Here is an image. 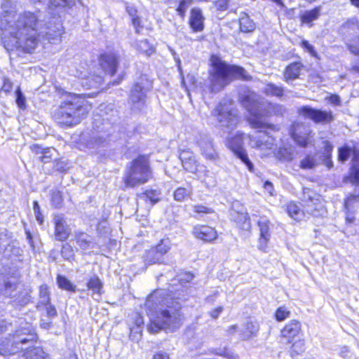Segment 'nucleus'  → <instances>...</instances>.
Returning a JSON list of instances; mask_svg holds the SVG:
<instances>
[{"label":"nucleus","instance_id":"obj_1","mask_svg":"<svg viewBox=\"0 0 359 359\" xmlns=\"http://www.w3.org/2000/svg\"><path fill=\"white\" fill-rule=\"evenodd\" d=\"M39 17L36 13L25 11L13 15L5 11L0 20V29L4 31L2 41L8 53H31L38 45Z\"/></svg>","mask_w":359,"mask_h":359},{"label":"nucleus","instance_id":"obj_2","mask_svg":"<svg viewBox=\"0 0 359 359\" xmlns=\"http://www.w3.org/2000/svg\"><path fill=\"white\" fill-rule=\"evenodd\" d=\"M163 290L154 291L144 304L150 320L148 330L151 333L161 330L175 332L182 324L181 303L171 297H163Z\"/></svg>","mask_w":359,"mask_h":359},{"label":"nucleus","instance_id":"obj_3","mask_svg":"<svg viewBox=\"0 0 359 359\" xmlns=\"http://www.w3.org/2000/svg\"><path fill=\"white\" fill-rule=\"evenodd\" d=\"M240 99L241 104L250 115L249 123L253 128H273V126L269 124L264 118L282 114L285 111V108L282 105L270 103L250 91L241 95Z\"/></svg>","mask_w":359,"mask_h":359},{"label":"nucleus","instance_id":"obj_4","mask_svg":"<svg viewBox=\"0 0 359 359\" xmlns=\"http://www.w3.org/2000/svg\"><path fill=\"white\" fill-rule=\"evenodd\" d=\"M36 339L32 327L25 323V327H21L10 339L0 344V354L12 355L19 350H25L22 355L24 359H44L42 349L33 346Z\"/></svg>","mask_w":359,"mask_h":359},{"label":"nucleus","instance_id":"obj_5","mask_svg":"<svg viewBox=\"0 0 359 359\" xmlns=\"http://www.w3.org/2000/svg\"><path fill=\"white\" fill-rule=\"evenodd\" d=\"M90 109L91 104L81 95L69 93L62 97L54 118L60 125L73 126L85 118Z\"/></svg>","mask_w":359,"mask_h":359},{"label":"nucleus","instance_id":"obj_6","mask_svg":"<svg viewBox=\"0 0 359 359\" xmlns=\"http://www.w3.org/2000/svg\"><path fill=\"white\" fill-rule=\"evenodd\" d=\"M210 62L208 79L209 88L212 93L219 92L234 79H247L243 67L229 65L216 55L211 56Z\"/></svg>","mask_w":359,"mask_h":359},{"label":"nucleus","instance_id":"obj_7","mask_svg":"<svg viewBox=\"0 0 359 359\" xmlns=\"http://www.w3.org/2000/svg\"><path fill=\"white\" fill-rule=\"evenodd\" d=\"M152 177L149 156H139L134 159L126 173L124 182L127 187H134L147 182Z\"/></svg>","mask_w":359,"mask_h":359},{"label":"nucleus","instance_id":"obj_8","mask_svg":"<svg viewBox=\"0 0 359 359\" xmlns=\"http://www.w3.org/2000/svg\"><path fill=\"white\" fill-rule=\"evenodd\" d=\"M151 88L152 81L147 75H141L137 79L130 90L128 100L132 110L139 111L146 106L147 93Z\"/></svg>","mask_w":359,"mask_h":359},{"label":"nucleus","instance_id":"obj_9","mask_svg":"<svg viewBox=\"0 0 359 359\" xmlns=\"http://www.w3.org/2000/svg\"><path fill=\"white\" fill-rule=\"evenodd\" d=\"M222 128L233 130L238 122L236 109L229 99H224L212 111Z\"/></svg>","mask_w":359,"mask_h":359},{"label":"nucleus","instance_id":"obj_10","mask_svg":"<svg viewBox=\"0 0 359 359\" xmlns=\"http://www.w3.org/2000/svg\"><path fill=\"white\" fill-rule=\"evenodd\" d=\"M305 215L313 217H322L325 213L324 203L321 196L314 191L305 188L302 198Z\"/></svg>","mask_w":359,"mask_h":359},{"label":"nucleus","instance_id":"obj_11","mask_svg":"<svg viewBox=\"0 0 359 359\" xmlns=\"http://www.w3.org/2000/svg\"><path fill=\"white\" fill-rule=\"evenodd\" d=\"M226 146L246 165L250 172L254 171L253 164L243 147V133L238 131L229 136L226 140Z\"/></svg>","mask_w":359,"mask_h":359},{"label":"nucleus","instance_id":"obj_12","mask_svg":"<svg viewBox=\"0 0 359 359\" xmlns=\"http://www.w3.org/2000/svg\"><path fill=\"white\" fill-rule=\"evenodd\" d=\"M197 145L200 149L201 155L206 159L212 162H216L219 160V156L217 151L212 138L205 134L200 135L198 140Z\"/></svg>","mask_w":359,"mask_h":359},{"label":"nucleus","instance_id":"obj_13","mask_svg":"<svg viewBox=\"0 0 359 359\" xmlns=\"http://www.w3.org/2000/svg\"><path fill=\"white\" fill-rule=\"evenodd\" d=\"M353 154L351 177L352 182L359 186V156L353 149L347 146L341 147L339 149V160L344 162Z\"/></svg>","mask_w":359,"mask_h":359},{"label":"nucleus","instance_id":"obj_14","mask_svg":"<svg viewBox=\"0 0 359 359\" xmlns=\"http://www.w3.org/2000/svg\"><path fill=\"white\" fill-rule=\"evenodd\" d=\"M311 132L309 126L302 123L292 126L291 135L293 140L301 147H305L312 142Z\"/></svg>","mask_w":359,"mask_h":359},{"label":"nucleus","instance_id":"obj_15","mask_svg":"<svg viewBox=\"0 0 359 359\" xmlns=\"http://www.w3.org/2000/svg\"><path fill=\"white\" fill-rule=\"evenodd\" d=\"M107 142V135L98 130L83 133L80 137V142L89 149H97L104 146Z\"/></svg>","mask_w":359,"mask_h":359},{"label":"nucleus","instance_id":"obj_16","mask_svg":"<svg viewBox=\"0 0 359 359\" xmlns=\"http://www.w3.org/2000/svg\"><path fill=\"white\" fill-rule=\"evenodd\" d=\"M300 115L316 123L330 122L333 119L331 111L316 109L309 106H303L298 109Z\"/></svg>","mask_w":359,"mask_h":359},{"label":"nucleus","instance_id":"obj_17","mask_svg":"<svg viewBox=\"0 0 359 359\" xmlns=\"http://www.w3.org/2000/svg\"><path fill=\"white\" fill-rule=\"evenodd\" d=\"M250 145L259 149H271L274 145V139L267 133L259 130L254 135H249Z\"/></svg>","mask_w":359,"mask_h":359},{"label":"nucleus","instance_id":"obj_18","mask_svg":"<svg viewBox=\"0 0 359 359\" xmlns=\"http://www.w3.org/2000/svg\"><path fill=\"white\" fill-rule=\"evenodd\" d=\"M301 331V323L298 320H292L281 330V337L285 339L287 342L292 343L296 339L299 338Z\"/></svg>","mask_w":359,"mask_h":359},{"label":"nucleus","instance_id":"obj_19","mask_svg":"<svg viewBox=\"0 0 359 359\" xmlns=\"http://www.w3.org/2000/svg\"><path fill=\"white\" fill-rule=\"evenodd\" d=\"M270 221L266 217H260L257 221L259 229V249L265 251L267 243L271 238Z\"/></svg>","mask_w":359,"mask_h":359},{"label":"nucleus","instance_id":"obj_20","mask_svg":"<svg viewBox=\"0 0 359 359\" xmlns=\"http://www.w3.org/2000/svg\"><path fill=\"white\" fill-rule=\"evenodd\" d=\"M53 222L55 239L60 241H66L70 234V229L64 217L60 215H55Z\"/></svg>","mask_w":359,"mask_h":359},{"label":"nucleus","instance_id":"obj_21","mask_svg":"<svg viewBox=\"0 0 359 359\" xmlns=\"http://www.w3.org/2000/svg\"><path fill=\"white\" fill-rule=\"evenodd\" d=\"M194 236L206 242H211L217 238L215 229L207 225H196L193 229Z\"/></svg>","mask_w":359,"mask_h":359},{"label":"nucleus","instance_id":"obj_22","mask_svg":"<svg viewBox=\"0 0 359 359\" xmlns=\"http://www.w3.org/2000/svg\"><path fill=\"white\" fill-rule=\"evenodd\" d=\"M100 65L105 73L114 75L117 68V57L114 53H104L100 55Z\"/></svg>","mask_w":359,"mask_h":359},{"label":"nucleus","instance_id":"obj_23","mask_svg":"<svg viewBox=\"0 0 359 359\" xmlns=\"http://www.w3.org/2000/svg\"><path fill=\"white\" fill-rule=\"evenodd\" d=\"M205 18L202 11L198 8H194L191 10L189 24L194 32H199L204 29Z\"/></svg>","mask_w":359,"mask_h":359},{"label":"nucleus","instance_id":"obj_24","mask_svg":"<svg viewBox=\"0 0 359 359\" xmlns=\"http://www.w3.org/2000/svg\"><path fill=\"white\" fill-rule=\"evenodd\" d=\"M78 76L81 79V85L86 89L98 88L103 82V76L102 74H89V75L87 76L81 73Z\"/></svg>","mask_w":359,"mask_h":359},{"label":"nucleus","instance_id":"obj_25","mask_svg":"<svg viewBox=\"0 0 359 359\" xmlns=\"http://www.w3.org/2000/svg\"><path fill=\"white\" fill-rule=\"evenodd\" d=\"M302 68L303 65L301 62H295L290 64L284 71L283 80L289 83L298 79Z\"/></svg>","mask_w":359,"mask_h":359},{"label":"nucleus","instance_id":"obj_26","mask_svg":"<svg viewBox=\"0 0 359 359\" xmlns=\"http://www.w3.org/2000/svg\"><path fill=\"white\" fill-rule=\"evenodd\" d=\"M74 238L77 245L83 250H92L95 246L93 238L84 232H76Z\"/></svg>","mask_w":359,"mask_h":359},{"label":"nucleus","instance_id":"obj_27","mask_svg":"<svg viewBox=\"0 0 359 359\" xmlns=\"http://www.w3.org/2000/svg\"><path fill=\"white\" fill-rule=\"evenodd\" d=\"M55 29L48 28V31L46 33V39L48 43L57 44L61 41L62 34L63 33L62 26L58 18L55 19Z\"/></svg>","mask_w":359,"mask_h":359},{"label":"nucleus","instance_id":"obj_28","mask_svg":"<svg viewBox=\"0 0 359 359\" xmlns=\"http://www.w3.org/2000/svg\"><path fill=\"white\" fill-rule=\"evenodd\" d=\"M341 31L348 36H359V20L356 18L348 19L341 25Z\"/></svg>","mask_w":359,"mask_h":359},{"label":"nucleus","instance_id":"obj_29","mask_svg":"<svg viewBox=\"0 0 359 359\" xmlns=\"http://www.w3.org/2000/svg\"><path fill=\"white\" fill-rule=\"evenodd\" d=\"M321 11V6H317L311 10L304 11L299 17L301 22L304 24L308 25L309 27H311L313 25V22L318 20L320 17Z\"/></svg>","mask_w":359,"mask_h":359},{"label":"nucleus","instance_id":"obj_30","mask_svg":"<svg viewBox=\"0 0 359 359\" xmlns=\"http://www.w3.org/2000/svg\"><path fill=\"white\" fill-rule=\"evenodd\" d=\"M143 258L145 264L147 265L161 264L164 260V258L161 256L158 250L154 247L146 250Z\"/></svg>","mask_w":359,"mask_h":359},{"label":"nucleus","instance_id":"obj_31","mask_svg":"<svg viewBox=\"0 0 359 359\" xmlns=\"http://www.w3.org/2000/svg\"><path fill=\"white\" fill-rule=\"evenodd\" d=\"M239 25L241 31L244 33L252 32L256 28V25L254 21L245 13L241 14Z\"/></svg>","mask_w":359,"mask_h":359},{"label":"nucleus","instance_id":"obj_32","mask_svg":"<svg viewBox=\"0 0 359 359\" xmlns=\"http://www.w3.org/2000/svg\"><path fill=\"white\" fill-rule=\"evenodd\" d=\"M133 46L140 53L147 56L151 55L155 50L152 44L147 39L137 40L133 43Z\"/></svg>","mask_w":359,"mask_h":359},{"label":"nucleus","instance_id":"obj_33","mask_svg":"<svg viewBox=\"0 0 359 359\" xmlns=\"http://www.w3.org/2000/svg\"><path fill=\"white\" fill-rule=\"evenodd\" d=\"M72 3L70 0H50L48 4V9L52 15H56L65 7H70Z\"/></svg>","mask_w":359,"mask_h":359},{"label":"nucleus","instance_id":"obj_34","mask_svg":"<svg viewBox=\"0 0 359 359\" xmlns=\"http://www.w3.org/2000/svg\"><path fill=\"white\" fill-rule=\"evenodd\" d=\"M287 212L290 217L297 221H300L306 216L304 209L301 210L299 205L290 202L287 206Z\"/></svg>","mask_w":359,"mask_h":359},{"label":"nucleus","instance_id":"obj_35","mask_svg":"<svg viewBox=\"0 0 359 359\" xmlns=\"http://www.w3.org/2000/svg\"><path fill=\"white\" fill-rule=\"evenodd\" d=\"M259 327L257 323L248 322L245 325L244 330L241 331V337L243 340H248L257 335Z\"/></svg>","mask_w":359,"mask_h":359},{"label":"nucleus","instance_id":"obj_36","mask_svg":"<svg viewBox=\"0 0 359 359\" xmlns=\"http://www.w3.org/2000/svg\"><path fill=\"white\" fill-rule=\"evenodd\" d=\"M231 217L241 229L248 230L250 228V217L247 210L241 212L236 215L231 216Z\"/></svg>","mask_w":359,"mask_h":359},{"label":"nucleus","instance_id":"obj_37","mask_svg":"<svg viewBox=\"0 0 359 359\" xmlns=\"http://www.w3.org/2000/svg\"><path fill=\"white\" fill-rule=\"evenodd\" d=\"M161 191L159 189L147 190L144 193L140 195V198L143 200H149L152 205L156 203L161 198Z\"/></svg>","mask_w":359,"mask_h":359},{"label":"nucleus","instance_id":"obj_38","mask_svg":"<svg viewBox=\"0 0 359 359\" xmlns=\"http://www.w3.org/2000/svg\"><path fill=\"white\" fill-rule=\"evenodd\" d=\"M87 286L93 294L99 295L102 288V283L100 279L96 275H93L87 283Z\"/></svg>","mask_w":359,"mask_h":359},{"label":"nucleus","instance_id":"obj_39","mask_svg":"<svg viewBox=\"0 0 359 359\" xmlns=\"http://www.w3.org/2000/svg\"><path fill=\"white\" fill-rule=\"evenodd\" d=\"M283 90L284 88L283 86H276L271 83H267L263 89V92L266 95L276 97H281L283 95Z\"/></svg>","mask_w":359,"mask_h":359},{"label":"nucleus","instance_id":"obj_40","mask_svg":"<svg viewBox=\"0 0 359 359\" xmlns=\"http://www.w3.org/2000/svg\"><path fill=\"white\" fill-rule=\"evenodd\" d=\"M57 283L60 288L74 292L76 291V286L66 277L58 275L57 277Z\"/></svg>","mask_w":359,"mask_h":359},{"label":"nucleus","instance_id":"obj_41","mask_svg":"<svg viewBox=\"0 0 359 359\" xmlns=\"http://www.w3.org/2000/svg\"><path fill=\"white\" fill-rule=\"evenodd\" d=\"M50 302V294L48 287L46 285H42L39 288V301L37 305L38 309H41V305L47 304Z\"/></svg>","mask_w":359,"mask_h":359},{"label":"nucleus","instance_id":"obj_42","mask_svg":"<svg viewBox=\"0 0 359 359\" xmlns=\"http://www.w3.org/2000/svg\"><path fill=\"white\" fill-rule=\"evenodd\" d=\"M170 241L166 238L161 239L154 248L158 250L161 256L164 258V255L170 250Z\"/></svg>","mask_w":359,"mask_h":359},{"label":"nucleus","instance_id":"obj_43","mask_svg":"<svg viewBox=\"0 0 359 359\" xmlns=\"http://www.w3.org/2000/svg\"><path fill=\"white\" fill-rule=\"evenodd\" d=\"M318 164L314 156L307 155L300 162V168L302 169H312Z\"/></svg>","mask_w":359,"mask_h":359},{"label":"nucleus","instance_id":"obj_44","mask_svg":"<svg viewBox=\"0 0 359 359\" xmlns=\"http://www.w3.org/2000/svg\"><path fill=\"white\" fill-rule=\"evenodd\" d=\"M280 159L290 161L294 158V151L293 149L288 148H280L278 152Z\"/></svg>","mask_w":359,"mask_h":359},{"label":"nucleus","instance_id":"obj_45","mask_svg":"<svg viewBox=\"0 0 359 359\" xmlns=\"http://www.w3.org/2000/svg\"><path fill=\"white\" fill-rule=\"evenodd\" d=\"M332 151V146L328 142H325L324 146V164L329 168L332 167V163L330 160L331 152Z\"/></svg>","mask_w":359,"mask_h":359},{"label":"nucleus","instance_id":"obj_46","mask_svg":"<svg viewBox=\"0 0 359 359\" xmlns=\"http://www.w3.org/2000/svg\"><path fill=\"white\" fill-rule=\"evenodd\" d=\"M190 193V190L186 188H177L174 192V198L177 201H183L189 196Z\"/></svg>","mask_w":359,"mask_h":359},{"label":"nucleus","instance_id":"obj_47","mask_svg":"<svg viewBox=\"0 0 359 359\" xmlns=\"http://www.w3.org/2000/svg\"><path fill=\"white\" fill-rule=\"evenodd\" d=\"M15 102L18 107L21 109H25L26 108V98L22 93L20 86L15 90Z\"/></svg>","mask_w":359,"mask_h":359},{"label":"nucleus","instance_id":"obj_48","mask_svg":"<svg viewBox=\"0 0 359 359\" xmlns=\"http://www.w3.org/2000/svg\"><path fill=\"white\" fill-rule=\"evenodd\" d=\"M290 311L285 306L279 307L275 313L276 320L283 321L286 318H289Z\"/></svg>","mask_w":359,"mask_h":359},{"label":"nucleus","instance_id":"obj_49","mask_svg":"<svg viewBox=\"0 0 359 359\" xmlns=\"http://www.w3.org/2000/svg\"><path fill=\"white\" fill-rule=\"evenodd\" d=\"M182 163L184 168L188 172L195 173L198 170L195 157Z\"/></svg>","mask_w":359,"mask_h":359},{"label":"nucleus","instance_id":"obj_50","mask_svg":"<svg viewBox=\"0 0 359 359\" xmlns=\"http://www.w3.org/2000/svg\"><path fill=\"white\" fill-rule=\"evenodd\" d=\"M191 4V0H181L180 1L177 12L180 17L184 18L187 9Z\"/></svg>","mask_w":359,"mask_h":359},{"label":"nucleus","instance_id":"obj_51","mask_svg":"<svg viewBox=\"0 0 359 359\" xmlns=\"http://www.w3.org/2000/svg\"><path fill=\"white\" fill-rule=\"evenodd\" d=\"M55 151V150L53 148H46L43 154L40 156L39 158L41 162L47 163L50 161L52 156L53 155V152Z\"/></svg>","mask_w":359,"mask_h":359},{"label":"nucleus","instance_id":"obj_52","mask_svg":"<svg viewBox=\"0 0 359 359\" xmlns=\"http://www.w3.org/2000/svg\"><path fill=\"white\" fill-rule=\"evenodd\" d=\"M51 202L55 208H59L62 203V194L59 191H54L51 194Z\"/></svg>","mask_w":359,"mask_h":359},{"label":"nucleus","instance_id":"obj_53","mask_svg":"<svg viewBox=\"0 0 359 359\" xmlns=\"http://www.w3.org/2000/svg\"><path fill=\"white\" fill-rule=\"evenodd\" d=\"M247 210L238 201L232 203L230 215H236L241 212Z\"/></svg>","mask_w":359,"mask_h":359},{"label":"nucleus","instance_id":"obj_54","mask_svg":"<svg viewBox=\"0 0 359 359\" xmlns=\"http://www.w3.org/2000/svg\"><path fill=\"white\" fill-rule=\"evenodd\" d=\"M42 309H44L46 312V315L48 317L53 318L57 316V311L55 307L50 304V302L47 304L41 305Z\"/></svg>","mask_w":359,"mask_h":359},{"label":"nucleus","instance_id":"obj_55","mask_svg":"<svg viewBox=\"0 0 359 359\" xmlns=\"http://www.w3.org/2000/svg\"><path fill=\"white\" fill-rule=\"evenodd\" d=\"M304 351L303 342L299 341L293 343L291 348V354L294 356V353L300 354Z\"/></svg>","mask_w":359,"mask_h":359},{"label":"nucleus","instance_id":"obj_56","mask_svg":"<svg viewBox=\"0 0 359 359\" xmlns=\"http://www.w3.org/2000/svg\"><path fill=\"white\" fill-rule=\"evenodd\" d=\"M193 153L190 150H182L180 153V158L182 163L189 161L190 159L194 158Z\"/></svg>","mask_w":359,"mask_h":359},{"label":"nucleus","instance_id":"obj_57","mask_svg":"<svg viewBox=\"0 0 359 359\" xmlns=\"http://www.w3.org/2000/svg\"><path fill=\"white\" fill-rule=\"evenodd\" d=\"M34 212L36 217V220L39 222V224H42L43 222V216L40 210V207L37 201L34 202Z\"/></svg>","mask_w":359,"mask_h":359},{"label":"nucleus","instance_id":"obj_58","mask_svg":"<svg viewBox=\"0 0 359 359\" xmlns=\"http://www.w3.org/2000/svg\"><path fill=\"white\" fill-rule=\"evenodd\" d=\"M357 39L353 40L349 45H348V47H349V49L350 50L355 54V55H358L359 54V36H357L356 37Z\"/></svg>","mask_w":359,"mask_h":359},{"label":"nucleus","instance_id":"obj_59","mask_svg":"<svg viewBox=\"0 0 359 359\" xmlns=\"http://www.w3.org/2000/svg\"><path fill=\"white\" fill-rule=\"evenodd\" d=\"M16 288L15 284H12L9 281H7L4 284V294L6 296H11V292Z\"/></svg>","mask_w":359,"mask_h":359},{"label":"nucleus","instance_id":"obj_60","mask_svg":"<svg viewBox=\"0 0 359 359\" xmlns=\"http://www.w3.org/2000/svg\"><path fill=\"white\" fill-rule=\"evenodd\" d=\"M302 46L305 50H306L311 55H316V52L315 51L314 47L312 45H311L308 41L303 40L302 41Z\"/></svg>","mask_w":359,"mask_h":359},{"label":"nucleus","instance_id":"obj_61","mask_svg":"<svg viewBox=\"0 0 359 359\" xmlns=\"http://www.w3.org/2000/svg\"><path fill=\"white\" fill-rule=\"evenodd\" d=\"M194 211L197 213H205V214H210L212 212V210L210 208H208L204 205H195L194 207Z\"/></svg>","mask_w":359,"mask_h":359},{"label":"nucleus","instance_id":"obj_62","mask_svg":"<svg viewBox=\"0 0 359 359\" xmlns=\"http://www.w3.org/2000/svg\"><path fill=\"white\" fill-rule=\"evenodd\" d=\"M13 88V83L9 79L4 78L1 90L5 93H10Z\"/></svg>","mask_w":359,"mask_h":359},{"label":"nucleus","instance_id":"obj_63","mask_svg":"<svg viewBox=\"0 0 359 359\" xmlns=\"http://www.w3.org/2000/svg\"><path fill=\"white\" fill-rule=\"evenodd\" d=\"M72 249L70 246H63L61 250V253L62 257H64L67 259H70L72 257Z\"/></svg>","mask_w":359,"mask_h":359},{"label":"nucleus","instance_id":"obj_64","mask_svg":"<svg viewBox=\"0 0 359 359\" xmlns=\"http://www.w3.org/2000/svg\"><path fill=\"white\" fill-rule=\"evenodd\" d=\"M132 23L135 28V31L137 33H140L141 29H142V26L141 25V22L139 17H135L132 18Z\"/></svg>","mask_w":359,"mask_h":359}]
</instances>
